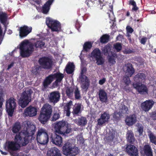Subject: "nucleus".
<instances>
[{"label":"nucleus","instance_id":"54","mask_svg":"<svg viewBox=\"0 0 156 156\" xmlns=\"http://www.w3.org/2000/svg\"><path fill=\"white\" fill-rule=\"evenodd\" d=\"M126 30L127 33H132L133 31V29L130 26H127L126 27Z\"/></svg>","mask_w":156,"mask_h":156},{"label":"nucleus","instance_id":"48","mask_svg":"<svg viewBox=\"0 0 156 156\" xmlns=\"http://www.w3.org/2000/svg\"><path fill=\"white\" fill-rule=\"evenodd\" d=\"M130 77V76L126 75L123 77V81L126 86L129 85L131 81L129 78Z\"/></svg>","mask_w":156,"mask_h":156},{"label":"nucleus","instance_id":"33","mask_svg":"<svg viewBox=\"0 0 156 156\" xmlns=\"http://www.w3.org/2000/svg\"><path fill=\"white\" fill-rule=\"evenodd\" d=\"M74 68L73 63L69 62L66 67L65 70L67 74H71L74 71Z\"/></svg>","mask_w":156,"mask_h":156},{"label":"nucleus","instance_id":"31","mask_svg":"<svg viewBox=\"0 0 156 156\" xmlns=\"http://www.w3.org/2000/svg\"><path fill=\"white\" fill-rule=\"evenodd\" d=\"M7 14L6 13L0 12V21L4 25L5 27V32L7 30V26L6 25V21L7 19Z\"/></svg>","mask_w":156,"mask_h":156},{"label":"nucleus","instance_id":"8","mask_svg":"<svg viewBox=\"0 0 156 156\" xmlns=\"http://www.w3.org/2000/svg\"><path fill=\"white\" fill-rule=\"evenodd\" d=\"M16 100L13 97H10L6 100V108L8 115L12 117L16 108Z\"/></svg>","mask_w":156,"mask_h":156},{"label":"nucleus","instance_id":"59","mask_svg":"<svg viewBox=\"0 0 156 156\" xmlns=\"http://www.w3.org/2000/svg\"><path fill=\"white\" fill-rule=\"evenodd\" d=\"M123 36L122 35L119 34L117 37L116 40L117 41H121L123 39Z\"/></svg>","mask_w":156,"mask_h":156},{"label":"nucleus","instance_id":"40","mask_svg":"<svg viewBox=\"0 0 156 156\" xmlns=\"http://www.w3.org/2000/svg\"><path fill=\"white\" fill-rule=\"evenodd\" d=\"M73 90L71 87H67L66 90V93L68 98H71L73 96Z\"/></svg>","mask_w":156,"mask_h":156},{"label":"nucleus","instance_id":"19","mask_svg":"<svg viewBox=\"0 0 156 156\" xmlns=\"http://www.w3.org/2000/svg\"><path fill=\"white\" fill-rule=\"evenodd\" d=\"M6 144L5 148H7L9 151H16L20 148V146L15 141H8L6 142Z\"/></svg>","mask_w":156,"mask_h":156},{"label":"nucleus","instance_id":"6","mask_svg":"<svg viewBox=\"0 0 156 156\" xmlns=\"http://www.w3.org/2000/svg\"><path fill=\"white\" fill-rule=\"evenodd\" d=\"M46 23L48 28L53 32H59L61 30V24L58 20L48 17L47 18Z\"/></svg>","mask_w":156,"mask_h":156},{"label":"nucleus","instance_id":"15","mask_svg":"<svg viewBox=\"0 0 156 156\" xmlns=\"http://www.w3.org/2000/svg\"><path fill=\"white\" fill-rule=\"evenodd\" d=\"M110 118V115L108 112H104L101 115L100 118L99 119L97 122L98 125L99 126H102L106 122H108Z\"/></svg>","mask_w":156,"mask_h":156},{"label":"nucleus","instance_id":"23","mask_svg":"<svg viewBox=\"0 0 156 156\" xmlns=\"http://www.w3.org/2000/svg\"><path fill=\"white\" fill-rule=\"evenodd\" d=\"M98 95L99 100L101 102L106 103L108 101L107 94L104 90H99Z\"/></svg>","mask_w":156,"mask_h":156},{"label":"nucleus","instance_id":"36","mask_svg":"<svg viewBox=\"0 0 156 156\" xmlns=\"http://www.w3.org/2000/svg\"><path fill=\"white\" fill-rule=\"evenodd\" d=\"M73 105V102L72 101H70L67 103L66 105L64 107V112L67 116H69L70 115L71 112L70 109L71 107Z\"/></svg>","mask_w":156,"mask_h":156},{"label":"nucleus","instance_id":"21","mask_svg":"<svg viewBox=\"0 0 156 156\" xmlns=\"http://www.w3.org/2000/svg\"><path fill=\"white\" fill-rule=\"evenodd\" d=\"M72 144L68 141L65 142L62 147V151L64 154L68 156L69 154L72 147Z\"/></svg>","mask_w":156,"mask_h":156},{"label":"nucleus","instance_id":"24","mask_svg":"<svg viewBox=\"0 0 156 156\" xmlns=\"http://www.w3.org/2000/svg\"><path fill=\"white\" fill-rule=\"evenodd\" d=\"M136 121V117L134 114L130 115L127 116L125 120L127 125L129 126H132Z\"/></svg>","mask_w":156,"mask_h":156},{"label":"nucleus","instance_id":"58","mask_svg":"<svg viewBox=\"0 0 156 156\" xmlns=\"http://www.w3.org/2000/svg\"><path fill=\"white\" fill-rule=\"evenodd\" d=\"M112 44L111 43H108L105 46L104 49H112Z\"/></svg>","mask_w":156,"mask_h":156},{"label":"nucleus","instance_id":"49","mask_svg":"<svg viewBox=\"0 0 156 156\" xmlns=\"http://www.w3.org/2000/svg\"><path fill=\"white\" fill-rule=\"evenodd\" d=\"M81 83V87L82 89H88L90 85V82L89 80L82 82Z\"/></svg>","mask_w":156,"mask_h":156},{"label":"nucleus","instance_id":"11","mask_svg":"<svg viewBox=\"0 0 156 156\" xmlns=\"http://www.w3.org/2000/svg\"><path fill=\"white\" fill-rule=\"evenodd\" d=\"M125 150L126 153L130 156H137L138 155V150L135 146L131 144L126 145Z\"/></svg>","mask_w":156,"mask_h":156},{"label":"nucleus","instance_id":"3","mask_svg":"<svg viewBox=\"0 0 156 156\" xmlns=\"http://www.w3.org/2000/svg\"><path fill=\"white\" fill-rule=\"evenodd\" d=\"M55 129L56 133L63 135H66L72 131L70 126L65 121L57 122L55 125Z\"/></svg>","mask_w":156,"mask_h":156},{"label":"nucleus","instance_id":"9","mask_svg":"<svg viewBox=\"0 0 156 156\" xmlns=\"http://www.w3.org/2000/svg\"><path fill=\"white\" fill-rule=\"evenodd\" d=\"M90 57L96 61V63L98 65H102L104 63L105 59L100 49H94L91 53Z\"/></svg>","mask_w":156,"mask_h":156},{"label":"nucleus","instance_id":"7","mask_svg":"<svg viewBox=\"0 0 156 156\" xmlns=\"http://www.w3.org/2000/svg\"><path fill=\"white\" fill-rule=\"evenodd\" d=\"M38 62L42 68L45 69H50L52 68L53 61L52 58L49 57L44 56L40 58Z\"/></svg>","mask_w":156,"mask_h":156},{"label":"nucleus","instance_id":"22","mask_svg":"<svg viewBox=\"0 0 156 156\" xmlns=\"http://www.w3.org/2000/svg\"><path fill=\"white\" fill-rule=\"evenodd\" d=\"M124 69L126 75L130 77H131L135 72L133 65L130 63L126 64Z\"/></svg>","mask_w":156,"mask_h":156},{"label":"nucleus","instance_id":"30","mask_svg":"<svg viewBox=\"0 0 156 156\" xmlns=\"http://www.w3.org/2000/svg\"><path fill=\"white\" fill-rule=\"evenodd\" d=\"M54 80L52 74L49 75L45 78L43 82L44 87L45 88H47Z\"/></svg>","mask_w":156,"mask_h":156},{"label":"nucleus","instance_id":"55","mask_svg":"<svg viewBox=\"0 0 156 156\" xmlns=\"http://www.w3.org/2000/svg\"><path fill=\"white\" fill-rule=\"evenodd\" d=\"M83 49H88L89 48V41H86L83 45Z\"/></svg>","mask_w":156,"mask_h":156},{"label":"nucleus","instance_id":"44","mask_svg":"<svg viewBox=\"0 0 156 156\" xmlns=\"http://www.w3.org/2000/svg\"><path fill=\"white\" fill-rule=\"evenodd\" d=\"M74 96L76 100H79L81 98L80 91L78 87H76L74 91Z\"/></svg>","mask_w":156,"mask_h":156},{"label":"nucleus","instance_id":"2","mask_svg":"<svg viewBox=\"0 0 156 156\" xmlns=\"http://www.w3.org/2000/svg\"><path fill=\"white\" fill-rule=\"evenodd\" d=\"M52 107L49 104H44L41 110L38 119L42 124H44L50 118L52 113Z\"/></svg>","mask_w":156,"mask_h":156},{"label":"nucleus","instance_id":"47","mask_svg":"<svg viewBox=\"0 0 156 156\" xmlns=\"http://www.w3.org/2000/svg\"><path fill=\"white\" fill-rule=\"evenodd\" d=\"M41 68L42 67L41 66H37L34 69H32V73L34 74H38L40 72Z\"/></svg>","mask_w":156,"mask_h":156},{"label":"nucleus","instance_id":"10","mask_svg":"<svg viewBox=\"0 0 156 156\" xmlns=\"http://www.w3.org/2000/svg\"><path fill=\"white\" fill-rule=\"evenodd\" d=\"M102 51L105 55H108V61L110 66H112L116 63L115 59L117 58V54L112 52V49H102Z\"/></svg>","mask_w":156,"mask_h":156},{"label":"nucleus","instance_id":"16","mask_svg":"<svg viewBox=\"0 0 156 156\" xmlns=\"http://www.w3.org/2000/svg\"><path fill=\"white\" fill-rule=\"evenodd\" d=\"M146 79L145 74L143 73H138L135 75L133 78L135 83H142L145 82Z\"/></svg>","mask_w":156,"mask_h":156},{"label":"nucleus","instance_id":"27","mask_svg":"<svg viewBox=\"0 0 156 156\" xmlns=\"http://www.w3.org/2000/svg\"><path fill=\"white\" fill-rule=\"evenodd\" d=\"M48 156H62L60 151L57 148L53 147L49 150Z\"/></svg>","mask_w":156,"mask_h":156},{"label":"nucleus","instance_id":"14","mask_svg":"<svg viewBox=\"0 0 156 156\" xmlns=\"http://www.w3.org/2000/svg\"><path fill=\"white\" fill-rule=\"evenodd\" d=\"M50 138L51 141L56 145L61 146V144L62 142V138L59 135L55 133L49 134Z\"/></svg>","mask_w":156,"mask_h":156},{"label":"nucleus","instance_id":"43","mask_svg":"<svg viewBox=\"0 0 156 156\" xmlns=\"http://www.w3.org/2000/svg\"><path fill=\"white\" fill-rule=\"evenodd\" d=\"M150 141L156 145V136L152 133L148 135Z\"/></svg>","mask_w":156,"mask_h":156},{"label":"nucleus","instance_id":"62","mask_svg":"<svg viewBox=\"0 0 156 156\" xmlns=\"http://www.w3.org/2000/svg\"><path fill=\"white\" fill-rule=\"evenodd\" d=\"M87 71L86 69L85 68H83L81 71L80 75H84V74Z\"/></svg>","mask_w":156,"mask_h":156},{"label":"nucleus","instance_id":"32","mask_svg":"<svg viewBox=\"0 0 156 156\" xmlns=\"http://www.w3.org/2000/svg\"><path fill=\"white\" fill-rule=\"evenodd\" d=\"M81 105L78 103L75 104L73 108V111L72 113L74 115L78 116L79 114L81 113Z\"/></svg>","mask_w":156,"mask_h":156},{"label":"nucleus","instance_id":"42","mask_svg":"<svg viewBox=\"0 0 156 156\" xmlns=\"http://www.w3.org/2000/svg\"><path fill=\"white\" fill-rule=\"evenodd\" d=\"M129 5H131L133 6V7L131 10L132 11L136 12L138 9L139 8L137 6L136 2L134 0H129Z\"/></svg>","mask_w":156,"mask_h":156},{"label":"nucleus","instance_id":"13","mask_svg":"<svg viewBox=\"0 0 156 156\" xmlns=\"http://www.w3.org/2000/svg\"><path fill=\"white\" fill-rule=\"evenodd\" d=\"M37 111V109L36 107L30 105L25 109L24 115L26 116L34 117L36 115Z\"/></svg>","mask_w":156,"mask_h":156},{"label":"nucleus","instance_id":"61","mask_svg":"<svg viewBox=\"0 0 156 156\" xmlns=\"http://www.w3.org/2000/svg\"><path fill=\"white\" fill-rule=\"evenodd\" d=\"M9 152L12 156H18V154L17 152H15L14 151H10Z\"/></svg>","mask_w":156,"mask_h":156},{"label":"nucleus","instance_id":"38","mask_svg":"<svg viewBox=\"0 0 156 156\" xmlns=\"http://www.w3.org/2000/svg\"><path fill=\"white\" fill-rule=\"evenodd\" d=\"M110 40V36L107 34H105L103 35L99 38V43H101L102 44H105L108 43Z\"/></svg>","mask_w":156,"mask_h":156},{"label":"nucleus","instance_id":"1","mask_svg":"<svg viewBox=\"0 0 156 156\" xmlns=\"http://www.w3.org/2000/svg\"><path fill=\"white\" fill-rule=\"evenodd\" d=\"M26 130L23 132L17 133L14 138V141L20 146H26L29 142V137L33 136L36 130L34 125H31L30 122H27Z\"/></svg>","mask_w":156,"mask_h":156},{"label":"nucleus","instance_id":"39","mask_svg":"<svg viewBox=\"0 0 156 156\" xmlns=\"http://www.w3.org/2000/svg\"><path fill=\"white\" fill-rule=\"evenodd\" d=\"M53 77L54 80L55 78L56 79L58 80L61 82L62 80V79L64 77V75L63 74L57 72L54 74H51Z\"/></svg>","mask_w":156,"mask_h":156},{"label":"nucleus","instance_id":"64","mask_svg":"<svg viewBox=\"0 0 156 156\" xmlns=\"http://www.w3.org/2000/svg\"><path fill=\"white\" fill-rule=\"evenodd\" d=\"M151 117L154 120H156V112L153 113L151 115Z\"/></svg>","mask_w":156,"mask_h":156},{"label":"nucleus","instance_id":"28","mask_svg":"<svg viewBox=\"0 0 156 156\" xmlns=\"http://www.w3.org/2000/svg\"><path fill=\"white\" fill-rule=\"evenodd\" d=\"M87 120L85 117L81 116L74 120L75 122L78 126H85L87 123Z\"/></svg>","mask_w":156,"mask_h":156},{"label":"nucleus","instance_id":"52","mask_svg":"<svg viewBox=\"0 0 156 156\" xmlns=\"http://www.w3.org/2000/svg\"><path fill=\"white\" fill-rule=\"evenodd\" d=\"M122 44L120 43H116L113 45V49H122Z\"/></svg>","mask_w":156,"mask_h":156},{"label":"nucleus","instance_id":"25","mask_svg":"<svg viewBox=\"0 0 156 156\" xmlns=\"http://www.w3.org/2000/svg\"><path fill=\"white\" fill-rule=\"evenodd\" d=\"M133 86L140 93H144L147 92V89L146 86L142 83H133Z\"/></svg>","mask_w":156,"mask_h":156},{"label":"nucleus","instance_id":"35","mask_svg":"<svg viewBox=\"0 0 156 156\" xmlns=\"http://www.w3.org/2000/svg\"><path fill=\"white\" fill-rule=\"evenodd\" d=\"M33 48L35 47L36 48H45L46 45L44 40H38L34 43H33Z\"/></svg>","mask_w":156,"mask_h":156},{"label":"nucleus","instance_id":"63","mask_svg":"<svg viewBox=\"0 0 156 156\" xmlns=\"http://www.w3.org/2000/svg\"><path fill=\"white\" fill-rule=\"evenodd\" d=\"M124 53H126V54H129L131 53L132 52V51L130 49H125V50L124 51Z\"/></svg>","mask_w":156,"mask_h":156},{"label":"nucleus","instance_id":"45","mask_svg":"<svg viewBox=\"0 0 156 156\" xmlns=\"http://www.w3.org/2000/svg\"><path fill=\"white\" fill-rule=\"evenodd\" d=\"M119 112L121 114H128L129 111L128 107L125 105H123L122 108L120 110Z\"/></svg>","mask_w":156,"mask_h":156},{"label":"nucleus","instance_id":"46","mask_svg":"<svg viewBox=\"0 0 156 156\" xmlns=\"http://www.w3.org/2000/svg\"><path fill=\"white\" fill-rule=\"evenodd\" d=\"M78 153V148L77 147H72L71 151L69 155L70 156H75Z\"/></svg>","mask_w":156,"mask_h":156},{"label":"nucleus","instance_id":"26","mask_svg":"<svg viewBox=\"0 0 156 156\" xmlns=\"http://www.w3.org/2000/svg\"><path fill=\"white\" fill-rule=\"evenodd\" d=\"M54 0H48L44 4L42 7V11L43 13L47 14L49 12L50 9V6L52 4Z\"/></svg>","mask_w":156,"mask_h":156},{"label":"nucleus","instance_id":"5","mask_svg":"<svg viewBox=\"0 0 156 156\" xmlns=\"http://www.w3.org/2000/svg\"><path fill=\"white\" fill-rule=\"evenodd\" d=\"M36 139L37 143L41 144H47L49 141V135L47 130L44 128L38 129L36 134Z\"/></svg>","mask_w":156,"mask_h":156},{"label":"nucleus","instance_id":"41","mask_svg":"<svg viewBox=\"0 0 156 156\" xmlns=\"http://www.w3.org/2000/svg\"><path fill=\"white\" fill-rule=\"evenodd\" d=\"M21 128L20 123L19 122H16L13 125L12 129V132L14 133H16L20 131Z\"/></svg>","mask_w":156,"mask_h":156},{"label":"nucleus","instance_id":"20","mask_svg":"<svg viewBox=\"0 0 156 156\" xmlns=\"http://www.w3.org/2000/svg\"><path fill=\"white\" fill-rule=\"evenodd\" d=\"M154 104V102L153 101H146L141 104V108L145 112H148L152 108Z\"/></svg>","mask_w":156,"mask_h":156},{"label":"nucleus","instance_id":"60","mask_svg":"<svg viewBox=\"0 0 156 156\" xmlns=\"http://www.w3.org/2000/svg\"><path fill=\"white\" fill-rule=\"evenodd\" d=\"M106 81V79L104 78H103L99 80V83L100 85H102Z\"/></svg>","mask_w":156,"mask_h":156},{"label":"nucleus","instance_id":"18","mask_svg":"<svg viewBox=\"0 0 156 156\" xmlns=\"http://www.w3.org/2000/svg\"><path fill=\"white\" fill-rule=\"evenodd\" d=\"M33 43L25 39L22 41L16 49H33Z\"/></svg>","mask_w":156,"mask_h":156},{"label":"nucleus","instance_id":"57","mask_svg":"<svg viewBox=\"0 0 156 156\" xmlns=\"http://www.w3.org/2000/svg\"><path fill=\"white\" fill-rule=\"evenodd\" d=\"M147 38L146 37H143L141 38L140 42L143 44H144L147 41Z\"/></svg>","mask_w":156,"mask_h":156},{"label":"nucleus","instance_id":"56","mask_svg":"<svg viewBox=\"0 0 156 156\" xmlns=\"http://www.w3.org/2000/svg\"><path fill=\"white\" fill-rule=\"evenodd\" d=\"M137 131L139 133L140 135H142L143 132V126H140L138 127Z\"/></svg>","mask_w":156,"mask_h":156},{"label":"nucleus","instance_id":"12","mask_svg":"<svg viewBox=\"0 0 156 156\" xmlns=\"http://www.w3.org/2000/svg\"><path fill=\"white\" fill-rule=\"evenodd\" d=\"M48 97L49 102L55 104L59 101L60 94L58 91H54L50 93Z\"/></svg>","mask_w":156,"mask_h":156},{"label":"nucleus","instance_id":"29","mask_svg":"<svg viewBox=\"0 0 156 156\" xmlns=\"http://www.w3.org/2000/svg\"><path fill=\"white\" fill-rule=\"evenodd\" d=\"M143 151L146 156H153L151 146L149 144H145L143 148Z\"/></svg>","mask_w":156,"mask_h":156},{"label":"nucleus","instance_id":"4","mask_svg":"<svg viewBox=\"0 0 156 156\" xmlns=\"http://www.w3.org/2000/svg\"><path fill=\"white\" fill-rule=\"evenodd\" d=\"M33 92L31 89L27 88L21 94L19 100V104L22 108L25 107L31 101Z\"/></svg>","mask_w":156,"mask_h":156},{"label":"nucleus","instance_id":"50","mask_svg":"<svg viewBox=\"0 0 156 156\" xmlns=\"http://www.w3.org/2000/svg\"><path fill=\"white\" fill-rule=\"evenodd\" d=\"M79 78L81 83L89 80L87 77L84 75H80L79 77Z\"/></svg>","mask_w":156,"mask_h":156},{"label":"nucleus","instance_id":"34","mask_svg":"<svg viewBox=\"0 0 156 156\" xmlns=\"http://www.w3.org/2000/svg\"><path fill=\"white\" fill-rule=\"evenodd\" d=\"M20 54L23 58L27 57L30 56L34 49H20Z\"/></svg>","mask_w":156,"mask_h":156},{"label":"nucleus","instance_id":"17","mask_svg":"<svg viewBox=\"0 0 156 156\" xmlns=\"http://www.w3.org/2000/svg\"><path fill=\"white\" fill-rule=\"evenodd\" d=\"M32 29L31 27L26 25L21 27L20 30V36L22 37H25L31 32Z\"/></svg>","mask_w":156,"mask_h":156},{"label":"nucleus","instance_id":"53","mask_svg":"<svg viewBox=\"0 0 156 156\" xmlns=\"http://www.w3.org/2000/svg\"><path fill=\"white\" fill-rule=\"evenodd\" d=\"M60 116V115L59 113H54L52 118V120L54 121H56L59 118Z\"/></svg>","mask_w":156,"mask_h":156},{"label":"nucleus","instance_id":"37","mask_svg":"<svg viewBox=\"0 0 156 156\" xmlns=\"http://www.w3.org/2000/svg\"><path fill=\"white\" fill-rule=\"evenodd\" d=\"M126 137L127 141L129 143L133 144L135 139L134 136V134L131 131H128L126 134Z\"/></svg>","mask_w":156,"mask_h":156},{"label":"nucleus","instance_id":"51","mask_svg":"<svg viewBox=\"0 0 156 156\" xmlns=\"http://www.w3.org/2000/svg\"><path fill=\"white\" fill-rule=\"evenodd\" d=\"M120 113L117 112H115L113 114V118L115 120H118L119 119L120 116Z\"/></svg>","mask_w":156,"mask_h":156}]
</instances>
